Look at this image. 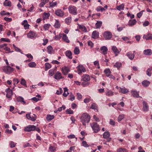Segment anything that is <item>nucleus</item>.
I'll return each instance as SVG.
<instances>
[{
  "mask_svg": "<svg viewBox=\"0 0 152 152\" xmlns=\"http://www.w3.org/2000/svg\"><path fill=\"white\" fill-rule=\"evenodd\" d=\"M91 117L90 115L87 113H84L82 114L80 117V119L83 125L86 126V124L88 123L90 120Z\"/></svg>",
  "mask_w": 152,
  "mask_h": 152,
  "instance_id": "obj_1",
  "label": "nucleus"
},
{
  "mask_svg": "<svg viewBox=\"0 0 152 152\" xmlns=\"http://www.w3.org/2000/svg\"><path fill=\"white\" fill-rule=\"evenodd\" d=\"M3 72L7 74H10L14 71V69L10 66H4L2 68Z\"/></svg>",
  "mask_w": 152,
  "mask_h": 152,
  "instance_id": "obj_2",
  "label": "nucleus"
},
{
  "mask_svg": "<svg viewBox=\"0 0 152 152\" xmlns=\"http://www.w3.org/2000/svg\"><path fill=\"white\" fill-rule=\"evenodd\" d=\"M68 9L70 14L74 15L77 14V9L75 6L70 5L68 7Z\"/></svg>",
  "mask_w": 152,
  "mask_h": 152,
  "instance_id": "obj_3",
  "label": "nucleus"
},
{
  "mask_svg": "<svg viewBox=\"0 0 152 152\" xmlns=\"http://www.w3.org/2000/svg\"><path fill=\"white\" fill-rule=\"evenodd\" d=\"M90 125L94 132L97 133L100 130L99 126L97 123L93 122L91 123Z\"/></svg>",
  "mask_w": 152,
  "mask_h": 152,
  "instance_id": "obj_4",
  "label": "nucleus"
},
{
  "mask_svg": "<svg viewBox=\"0 0 152 152\" xmlns=\"http://www.w3.org/2000/svg\"><path fill=\"white\" fill-rule=\"evenodd\" d=\"M26 117L28 119L32 121H35L37 119V116L34 114H31V113L27 114Z\"/></svg>",
  "mask_w": 152,
  "mask_h": 152,
  "instance_id": "obj_5",
  "label": "nucleus"
},
{
  "mask_svg": "<svg viewBox=\"0 0 152 152\" xmlns=\"http://www.w3.org/2000/svg\"><path fill=\"white\" fill-rule=\"evenodd\" d=\"M103 36L106 40H109L112 38V35L110 32L106 31L104 32Z\"/></svg>",
  "mask_w": 152,
  "mask_h": 152,
  "instance_id": "obj_6",
  "label": "nucleus"
},
{
  "mask_svg": "<svg viewBox=\"0 0 152 152\" xmlns=\"http://www.w3.org/2000/svg\"><path fill=\"white\" fill-rule=\"evenodd\" d=\"M36 130V126L34 125H29L24 129L25 131L30 132L31 131H34Z\"/></svg>",
  "mask_w": 152,
  "mask_h": 152,
  "instance_id": "obj_7",
  "label": "nucleus"
},
{
  "mask_svg": "<svg viewBox=\"0 0 152 152\" xmlns=\"http://www.w3.org/2000/svg\"><path fill=\"white\" fill-rule=\"evenodd\" d=\"M77 68L78 74H80L83 72H84L86 71V69L82 65H80L78 66Z\"/></svg>",
  "mask_w": 152,
  "mask_h": 152,
  "instance_id": "obj_8",
  "label": "nucleus"
},
{
  "mask_svg": "<svg viewBox=\"0 0 152 152\" xmlns=\"http://www.w3.org/2000/svg\"><path fill=\"white\" fill-rule=\"evenodd\" d=\"M55 14L59 17H62L64 15V12L60 9H58L56 10Z\"/></svg>",
  "mask_w": 152,
  "mask_h": 152,
  "instance_id": "obj_9",
  "label": "nucleus"
},
{
  "mask_svg": "<svg viewBox=\"0 0 152 152\" xmlns=\"http://www.w3.org/2000/svg\"><path fill=\"white\" fill-rule=\"evenodd\" d=\"M6 92L7 93V97L9 99L11 98L13 94V92L12 90L10 89V88H8L6 90Z\"/></svg>",
  "mask_w": 152,
  "mask_h": 152,
  "instance_id": "obj_10",
  "label": "nucleus"
},
{
  "mask_svg": "<svg viewBox=\"0 0 152 152\" xmlns=\"http://www.w3.org/2000/svg\"><path fill=\"white\" fill-rule=\"evenodd\" d=\"M36 36V33L31 31H30L27 34V37L29 38L33 39Z\"/></svg>",
  "mask_w": 152,
  "mask_h": 152,
  "instance_id": "obj_11",
  "label": "nucleus"
},
{
  "mask_svg": "<svg viewBox=\"0 0 152 152\" xmlns=\"http://www.w3.org/2000/svg\"><path fill=\"white\" fill-rule=\"evenodd\" d=\"M100 50L101 51V53L105 55L107 53V51L108 50L107 48L105 46H103L101 47Z\"/></svg>",
  "mask_w": 152,
  "mask_h": 152,
  "instance_id": "obj_12",
  "label": "nucleus"
},
{
  "mask_svg": "<svg viewBox=\"0 0 152 152\" xmlns=\"http://www.w3.org/2000/svg\"><path fill=\"white\" fill-rule=\"evenodd\" d=\"M62 73L64 75H66L69 71V69L66 66H64L61 68Z\"/></svg>",
  "mask_w": 152,
  "mask_h": 152,
  "instance_id": "obj_13",
  "label": "nucleus"
},
{
  "mask_svg": "<svg viewBox=\"0 0 152 152\" xmlns=\"http://www.w3.org/2000/svg\"><path fill=\"white\" fill-rule=\"evenodd\" d=\"M82 80L85 82L89 81L90 80L89 75L87 74L84 75L82 77Z\"/></svg>",
  "mask_w": 152,
  "mask_h": 152,
  "instance_id": "obj_14",
  "label": "nucleus"
},
{
  "mask_svg": "<svg viewBox=\"0 0 152 152\" xmlns=\"http://www.w3.org/2000/svg\"><path fill=\"white\" fill-rule=\"evenodd\" d=\"M62 78L61 73L59 72H57L54 75V78L57 80H60Z\"/></svg>",
  "mask_w": 152,
  "mask_h": 152,
  "instance_id": "obj_15",
  "label": "nucleus"
},
{
  "mask_svg": "<svg viewBox=\"0 0 152 152\" xmlns=\"http://www.w3.org/2000/svg\"><path fill=\"white\" fill-rule=\"evenodd\" d=\"M22 24L24 28L25 29H28L29 25L28 24V21L26 20H24L22 23Z\"/></svg>",
  "mask_w": 152,
  "mask_h": 152,
  "instance_id": "obj_16",
  "label": "nucleus"
},
{
  "mask_svg": "<svg viewBox=\"0 0 152 152\" xmlns=\"http://www.w3.org/2000/svg\"><path fill=\"white\" fill-rule=\"evenodd\" d=\"M143 110L144 111L147 112L148 111L149 109L148 106V105L147 103L145 101L143 102Z\"/></svg>",
  "mask_w": 152,
  "mask_h": 152,
  "instance_id": "obj_17",
  "label": "nucleus"
},
{
  "mask_svg": "<svg viewBox=\"0 0 152 152\" xmlns=\"http://www.w3.org/2000/svg\"><path fill=\"white\" fill-rule=\"evenodd\" d=\"M143 53L145 55H151L152 53V52L151 49H148L144 50Z\"/></svg>",
  "mask_w": 152,
  "mask_h": 152,
  "instance_id": "obj_18",
  "label": "nucleus"
},
{
  "mask_svg": "<svg viewBox=\"0 0 152 152\" xmlns=\"http://www.w3.org/2000/svg\"><path fill=\"white\" fill-rule=\"evenodd\" d=\"M99 33L96 31H94L92 33V37L94 39H96L98 38Z\"/></svg>",
  "mask_w": 152,
  "mask_h": 152,
  "instance_id": "obj_19",
  "label": "nucleus"
},
{
  "mask_svg": "<svg viewBox=\"0 0 152 152\" xmlns=\"http://www.w3.org/2000/svg\"><path fill=\"white\" fill-rule=\"evenodd\" d=\"M61 35H62V39L64 42L67 43L69 42V41L66 34H61Z\"/></svg>",
  "mask_w": 152,
  "mask_h": 152,
  "instance_id": "obj_20",
  "label": "nucleus"
},
{
  "mask_svg": "<svg viewBox=\"0 0 152 152\" xmlns=\"http://www.w3.org/2000/svg\"><path fill=\"white\" fill-rule=\"evenodd\" d=\"M103 137L104 138L108 139V141H109L110 140V138H109V137L110 136V134L109 133L107 132H105L103 134Z\"/></svg>",
  "mask_w": 152,
  "mask_h": 152,
  "instance_id": "obj_21",
  "label": "nucleus"
},
{
  "mask_svg": "<svg viewBox=\"0 0 152 152\" xmlns=\"http://www.w3.org/2000/svg\"><path fill=\"white\" fill-rule=\"evenodd\" d=\"M143 38L147 40L151 39H152V34L149 33L146 35H144Z\"/></svg>",
  "mask_w": 152,
  "mask_h": 152,
  "instance_id": "obj_22",
  "label": "nucleus"
},
{
  "mask_svg": "<svg viewBox=\"0 0 152 152\" xmlns=\"http://www.w3.org/2000/svg\"><path fill=\"white\" fill-rule=\"evenodd\" d=\"M66 56L69 59L72 58V53L70 50H67L65 52Z\"/></svg>",
  "mask_w": 152,
  "mask_h": 152,
  "instance_id": "obj_23",
  "label": "nucleus"
},
{
  "mask_svg": "<svg viewBox=\"0 0 152 152\" xmlns=\"http://www.w3.org/2000/svg\"><path fill=\"white\" fill-rule=\"evenodd\" d=\"M126 55L131 60H133L134 57V54L130 52L127 53L126 54Z\"/></svg>",
  "mask_w": 152,
  "mask_h": 152,
  "instance_id": "obj_24",
  "label": "nucleus"
},
{
  "mask_svg": "<svg viewBox=\"0 0 152 152\" xmlns=\"http://www.w3.org/2000/svg\"><path fill=\"white\" fill-rule=\"evenodd\" d=\"M129 91L124 87L123 88L120 87L119 92L124 94H125L128 92Z\"/></svg>",
  "mask_w": 152,
  "mask_h": 152,
  "instance_id": "obj_25",
  "label": "nucleus"
},
{
  "mask_svg": "<svg viewBox=\"0 0 152 152\" xmlns=\"http://www.w3.org/2000/svg\"><path fill=\"white\" fill-rule=\"evenodd\" d=\"M41 96L39 94L37 95L35 97L32 98V99L35 102H37L41 99Z\"/></svg>",
  "mask_w": 152,
  "mask_h": 152,
  "instance_id": "obj_26",
  "label": "nucleus"
},
{
  "mask_svg": "<svg viewBox=\"0 0 152 152\" xmlns=\"http://www.w3.org/2000/svg\"><path fill=\"white\" fill-rule=\"evenodd\" d=\"M136 22V20L135 19L130 20L129 21L128 25L129 26H132L135 25Z\"/></svg>",
  "mask_w": 152,
  "mask_h": 152,
  "instance_id": "obj_27",
  "label": "nucleus"
},
{
  "mask_svg": "<svg viewBox=\"0 0 152 152\" xmlns=\"http://www.w3.org/2000/svg\"><path fill=\"white\" fill-rule=\"evenodd\" d=\"M150 83V82L147 80H144L143 81L142 83V85L144 87H147L149 85Z\"/></svg>",
  "mask_w": 152,
  "mask_h": 152,
  "instance_id": "obj_28",
  "label": "nucleus"
},
{
  "mask_svg": "<svg viewBox=\"0 0 152 152\" xmlns=\"http://www.w3.org/2000/svg\"><path fill=\"white\" fill-rule=\"evenodd\" d=\"M54 116L53 115L48 114L47 115L46 119L48 121H50L54 118Z\"/></svg>",
  "mask_w": 152,
  "mask_h": 152,
  "instance_id": "obj_29",
  "label": "nucleus"
},
{
  "mask_svg": "<svg viewBox=\"0 0 152 152\" xmlns=\"http://www.w3.org/2000/svg\"><path fill=\"white\" fill-rule=\"evenodd\" d=\"M64 93L63 94V95L65 97H66L69 94V93L68 92V89L66 88L65 87L64 88Z\"/></svg>",
  "mask_w": 152,
  "mask_h": 152,
  "instance_id": "obj_30",
  "label": "nucleus"
},
{
  "mask_svg": "<svg viewBox=\"0 0 152 152\" xmlns=\"http://www.w3.org/2000/svg\"><path fill=\"white\" fill-rule=\"evenodd\" d=\"M17 101L18 102H23L24 104L26 103L25 102L24 100V99L21 96H19L17 99Z\"/></svg>",
  "mask_w": 152,
  "mask_h": 152,
  "instance_id": "obj_31",
  "label": "nucleus"
},
{
  "mask_svg": "<svg viewBox=\"0 0 152 152\" xmlns=\"http://www.w3.org/2000/svg\"><path fill=\"white\" fill-rule=\"evenodd\" d=\"M60 26L61 24L60 23L59 21L57 20H56L55 24L54 25V27L56 28H58L60 27Z\"/></svg>",
  "mask_w": 152,
  "mask_h": 152,
  "instance_id": "obj_32",
  "label": "nucleus"
},
{
  "mask_svg": "<svg viewBox=\"0 0 152 152\" xmlns=\"http://www.w3.org/2000/svg\"><path fill=\"white\" fill-rule=\"evenodd\" d=\"M132 94L134 97L138 98L139 97L138 92L135 91H133L131 92Z\"/></svg>",
  "mask_w": 152,
  "mask_h": 152,
  "instance_id": "obj_33",
  "label": "nucleus"
},
{
  "mask_svg": "<svg viewBox=\"0 0 152 152\" xmlns=\"http://www.w3.org/2000/svg\"><path fill=\"white\" fill-rule=\"evenodd\" d=\"M104 72L106 76L107 77H109L111 73V72L109 69H105Z\"/></svg>",
  "mask_w": 152,
  "mask_h": 152,
  "instance_id": "obj_34",
  "label": "nucleus"
},
{
  "mask_svg": "<svg viewBox=\"0 0 152 152\" xmlns=\"http://www.w3.org/2000/svg\"><path fill=\"white\" fill-rule=\"evenodd\" d=\"M112 49L115 54L119 53H120V51L117 49V47L115 46H113Z\"/></svg>",
  "mask_w": 152,
  "mask_h": 152,
  "instance_id": "obj_35",
  "label": "nucleus"
},
{
  "mask_svg": "<svg viewBox=\"0 0 152 152\" xmlns=\"http://www.w3.org/2000/svg\"><path fill=\"white\" fill-rule=\"evenodd\" d=\"M102 22L101 21H97L95 24L96 28H99L102 26Z\"/></svg>",
  "mask_w": 152,
  "mask_h": 152,
  "instance_id": "obj_36",
  "label": "nucleus"
},
{
  "mask_svg": "<svg viewBox=\"0 0 152 152\" xmlns=\"http://www.w3.org/2000/svg\"><path fill=\"white\" fill-rule=\"evenodd\" d=\"M72 18L68 17L65 19V22L67 25H69L71 22Z\"/></svg>",
  "mask_w": 152,
  "mask_h": 152,
  "instance_id": "obj_37",
  "label": "nucleus"
},
{
  "mask_svg": "<svg viewBox=\"0 0 152 152\" xmlns=\"http://www.w3.org/2000/svg\"><path fill=\"white\" fill-rule=\"evenodd\" d=\"M79 28L81 29L83 31L85 32H87V30L86 27L83 25H79L78 26Z\"/></svg>",
  "mask_w": 152,
  "mask_h": 152,
  "instance_id": "obj_38",
  "label": "nucleus"
},
{
  "mask_svg": "<svg viewBox=\"0 0 152 152\" xmlns=\"http://www.w3.org/2000/svg\"><path fill=\"white\" fill-rule=\"evenodd\" d=\"M4 6L11 7V2L9 1L8 0H5L4 3Z\"/></svg>",
  "mask_w": 152,
  "mask_h": 152,
  "instance_id": "obj_39",
  "label": "nucleus"
},
{
  "mask_svg": "<svg viewBox=\"0 0 152 152\" xmlns=\"http://www.w3.org/2000/svg\"><path fill=\"white\" fill-rule=\"evenodd\" d=\"M122 64L121 63L117 62L114 65V67L117 68L118 69H119L121 66Z\"/></svg>",
  "mask_w": 152,
  "mask_h": 152,
  "instance_id": "obj_40",
  "label": "nucleus"
},
{
  "mask_svg": "<svg viewBox=\"0 0 152 152\" xmlns=\"http://www.w3.org/2000/svg\"><path fill=\"white\" fill-rule=\"evenodd\" d=\"M50 16V14L49 13L44 12L43 15V17L44 19H47Z\"/></svg>",
  "mask_w": 152,
  "mask_h": 152,
  "instance_id": "obj_41",
  "label": "nucleus"
},
{
  "mask_svg": "<svg viewBox=\"0 0 152 152\" xmlns=\"http://www.w3.org/2000/svg\"><path fill=\"white\" fill-rule=\"evenodd\" d=\"M47 49L48 53L51 54L53 50V48L50 45L48 46L47 48Z\"/></svg>",
  "mask_w": 152,
  "mask_h": 152,
  "instance_id": "obj_42",
  "label": "nucleus"
},
{
  "mask_svg": "<svg viewBox=\"0 0 152 152\" xmlns=\"http://www.w3.org/2000/svg\"><path fill=\"white\" fill-rule=\"evenodd\" d=\"M56 69H52L49 70L48 72L49 75L50 76H52L54 74L55 70Z\"/></svg>",
  "mask_w": 152,
  "mask_h": 152,
  "instance_id": "obj_43",
  "label": "nucleus"
},
{
  "mask_svg": "<svg viewBox=\"0 0 152 152\" xmlns=\"http://www.w3.org/2000/svg\"><path fill=\"white\" fill-rule=\"evenodd\" d=\"M51 67V65L49 63H46L45 64V70L47 71L48 69Z\"/></svg>",
  "mask_w": 152,
  "mask_h": 152,
  "instance_id": "obj_44",
  "label": "nucleus"
},
{
  "mask_svg": "<svg viewBox=\"0 0 152 152\" xmlns=\"http://www.w3.org/2000/svg\"><path fill=\"white\" fill-rule=\"evenodd\" d=\"M124 4H122L121 5L117 6V10L120 11L123 10L124 9Z\"/></svg>",
  "mask_w": 152,
  "mask_h": 152,
  "instance_id": "obj_45",
  "label": "nucleus"
},
{
  "mask_svg": "<svg viewBox=\"0 0 152 152\" xmlns=\"http://www.w3.org/2000/svg\"><path fill=\"white\" fill-rule=\"evenodd\" d=\"M114 94V92L111 90H109L106 93V95L109 96H112Z\"/></svg>",
  "mask_w": 152,
  "mask_h": 152,
  "instance_id": "obj_46",
  "label": "nucleus"
},
{
  "mask_svg": "<svg viewBox=\"0 0 152 152\" xmlns=\"http://www.w3.org/2000/svg\"><path fill=\"white\" fill-rule=\"evenodd\" d=\"M80 51L79 48L78 47H75L74 51V53L75 55H77L80 53Z\"/></svg>",
  "mask_w": 152,
  "mask_h": 152,
  "instance_id": "obj_47",
  "label": "nucleus"
},
{
  "mask_svg": "<svg viewBox=\"0 0 152 152\" xmlns=\"http://www.w3.org/2000/svg\"><path fill=\"white\" fill-rule=\"evenodd\" d=\"M152 70L151 68H148L146 71V74L148 76L150 77L151 75V71Z\"/></svg>",
  "mask_w": 152,
  "mask_h": 152,
  "instance_id": "obj_48",
  "label": "nucleus"
},
{
  "mask_svg": "<svg viewBox=\"0 0 152 152\" xmlns=\"http://www.w3.org/2000/svg\"><path fill=\"white\" fill-rule=\"evenodd\" d=\"M50 24H45L43 26V27L45 30H48L49 28Z\"/></svg>",
  "mask_w": 152,
  "mask_h": 152,
  "instance_id": "obj_49",
  "label": "nucleus"
},
{
  "mask_svg": "<svg viewBox=\"0 0 152 152\" xmlns=\"http://www.w3.org/2000/svg\"><path fill=\"white\" fill-rule=\"evenodd\" d=\"M28 65L30 67H34L36 66V64L34 62H31L29 63Z\"/></svg>",
  "mask_w": 152,
  "mask_h": 152,
  "instance_id": "obj_50",
  "label": "nucleus"
},
{
  "mask_svg": "<svg viewBox=\"0 0 152 152\" xmlns=\"http://www.w3.org/2000/svg\"><path fill=\"white\" fill-rule=\"evenodd\" d=\"M94 65L98 69L100 68V66L99 65V62L98 61H95L94 62Z\"/></svg>",
  "mask_w": 152,
  "mask_h": 152,
  "instance_id": "obj_51",
  "label": "nucleus"
},
{
  "mask_svg": "<svg viewBox=\"0 0 152 152\" xmlns=\"http://www.w3.org/2000/svg\"><path fill=\"white\" fill-rule=\"evenodd\" d=\"M63 92V91L61 88H60L58 90L56 91V94L57 95L61 94Z\"/></svg>",
  "mask_w": 152,
  "mask_h": 152,
  "instance_id": "obj_52",
  "label": "nucleus"
},
{
  "mask_svg": "<svg viewBox=\"0 0 152 152\" xmlns=\"http://www.w3.org/2000/svg\"><path fill=\"white\" fill-rule=\"evenodd\" d=\"M49 149L51 152H54L56 149L55 147L50 146L49 148Z\"/></svg>",
  "mask_w": 152,
  "mask_h": 152,
  "instance_id": "obj_53",
  "label": "nucleus"
},
{
  "mask_svg": "<svg viewBox=\"0 0 152 152\" xmlns=\"http://www.w3.org/2000/svg\"><path fill=\"white\" fill-rule=\"evenodd\" d=\"M97 107L95 103H93L92 104L91 108L94 110H96L97 109Z\"/></svg>",
  "mask_w": 152,
  "mask_h": 152,
  "instance_id": "obj_54",
  "label": "nucleus"
},
{
  "mask_svg": "<svg viewBox=\"0 0 152 152\" xmlns=\"http://www.w3.org/2000/svg\"><path fill=\"white\" fill-rule=\"evenodd\" d=\"M124 114H121L118 117V121H121L124 118Z\"/></svg>",
  "mask_w": 152,
  "mask_h": 152,
  "instance_id": "obj_55",
  "label": "nucleus"
},
{
  "mask_svg": "<svg viewBox=\"0 0 152 152\" xmlns=\"http://www.w3.org/2000/svg\"><path fill=\"white\" fill-rule=\"evenodd\" d=\"M66 111V113L68 114H71L73 113V111L70 108L67 109Z\"/></svg>",
  "mask_w": 152,
  "mask_h": 152,
  "instance_id": "obj_56",
  "label": "nucleus"
},
{
  "mask_svg": "<svg viewBox=\"0 0 152 152\" xmlns=\"http://www.w3.org/2000/svg\"><path fill=\"white\" fill-rule=\"evenodd\" d=\"M13 46L15 51L18 52H21V50L18 47H16L14 44H13Z\"/></svg>",
  "mask_w": 152,
  "mask_h": 152,
  "instance_id": "obj_57",
  "label": "nucleus"
},
{
  "mask_svg": "<svg viewBox=\"0 0 152 152\" xmlns=\"http://www.w3.org/2000/svg\"><path fill=\"white\" fill-rule=\"evenodd\" d=\"M61 37H62L61 34H60L59 35H57L55 36V39L56 40H59Z\"/></svg>",
  "mask_w": 152,
  "mask_h": 152,
  "instance_id": "obj_58",
  "label": "nucleus"
},
{
  "mask_svg": "<svg viewBox=\"0 0 152 152\" xmlns=\"http://www.w3.org/2000/svg\"><path fill=\"white\" fill-rule=\"evenodd\" d=\"M1 41L10 42V40L8 38H1Z\"/></svg>",
  "mask_w": 152,
  "mask_h": 152,
  "instance_id": "obj_59",
  "label": "nucleus"
},
{
  "mask_svg": "<svg viewBox=\"0 0 152 152\" xmlns=\"http://www.w3.org/2000/svg\"><path fill=\"white\" fill-rule=\"evenodd\" d=\"M143 12H144V11L142 10V11H141L140 12L137 14V15L138 18H140L141 17L142 15Z\"/></svg>",
  "mask_w": 152,
  "mask_h": 152,
  "instance_id": "obj_60",
  "label": "nucleus"
},
{
  "mask_svg": "<svg viewBox=\"0 0 152 152\" xmlns=\"http://www.w3.org/2000/svg\"><path fill=\"white\" fill-rule=\"evenodd\" d=\"M117 152H127V151L125 149L120 148L118 150Z\"/></svg>",
  "mask_w": 152,
  "mask_h": 152,
  "instance_id": "obj_61",
  "label": "nucleus"
},
{
  "mask_svg": "<svg viewBox=\"0 0 152 152\" xmlns=\"http://www.w3.org/2000/svg\"><path fill=\"white\" fill-rule=\"evenodd\" d=\"M20 83L23 85H26V81L23 78H22L21 80Z\"/></svg>",
  "mask_w": 152,
  "mask_h": 152,
  "instance_id": "obj_62",
  "label": "nucleus"
},
{
  "mask_svg": "<svg viewBox=\"0 0 152 152\" xmlns=\"http://www.w3.org/2000/svg\"><path fill=\"white\" fill-rule=\"evenodd\" d=\"M88 45L90 46L91 48H92L94 46L93 43L91 41H89L88 42Z\"/></svg>",
  "mask_w": 152,
  "mask_h": 152,
  "instance_id": "obj_63",
  "label": "nucleus"
},
{
  "mask_svg": "<svg viewBox=\"0 0 152 152\" xmlns=\"http://www.w3.org/2000/svg\"><path fill=\"white\" fill-rule=\"evenodd\" d=\"M77 99L78 100H80L82 98V96L81 94L79 93H77Z\"/></svg>",
  "mask_w": 152,
  "mask_h": 152,
  "instance_id": "obj_64",
  "label": "nucleus"
}]
</instances>
